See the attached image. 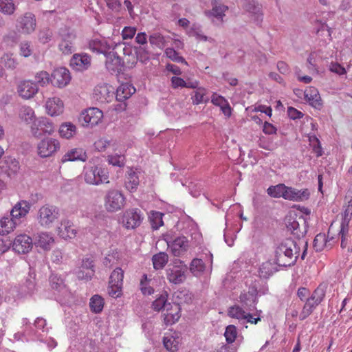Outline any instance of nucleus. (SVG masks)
<instances>
[{
	"label": "nucleus",
	"instance_id": "obj_1",
	"mask_svg": "<svg viewBox=\"0 0 352 352\" xmlns=\"http://www.w3.org/2000/svg\"><path fill=\"white\" fill-rule=\"evenodd\" d=\"M303 232L300 229L299 223L294 220L287 224V258L292 261L288 265H294L300 255V246L306 242L301 237Z\"/></svg>",
	"mask_w": 352,
	"mask_h": 352
},
{
	"label": "nucleus",
	"instance_id": "obj_2",
	"mask_svg": "<svg viewBox=\"0 0 352 352\" xmlns=\"http://www.w3.org/2000/svg\"><path fill=\"white\" fill-rule=\"evenodd\" d=\"M188 267L179 258L174 259L166 270V278L170 283L179 285L186 279Z\"/></svg>",
	"mask_w": 352,
	"mask_h": 352
},
{
	"label": "nucleus",
	"instance_id": "obj_3",
	"mask_svg": "<svg viewBox=\"0 0 352 352\" xmlns=\"http://www.w3.org/2000/svg\"><path fill=\"white\" fill-rule=\"evenodd\" d=\"M60 210L54 206L45 204L39 208L36 219L39 226L44 228H50L58 221Z\"/></svg>",
	"mask_w": 352,
	"mask_h": 352
},
{
	"label": "nucleus",
	"instance_id": "obj_4",
	"mask_svg": "<svg viewBox=\"0 0 352 352\" xmlns=\"http://www.w3.org/2000/svg\"><path fill=\"white\" fill-rule=\"evenodd\" d=\"M109 171L105 168L98 166L85 168L84 179L88 184L98 186L109 184Z\"/></svg>",
	"mask_w": 352,
	"mask_h": 352
},
{
	"label": "nucleus",
	"instance_id": "obj_5",
	"mask_svg": "<svg viewBox=\"0 0 352 352\" xmlns=\"http://www.w3.org/2000/svg\"><path fill=\"white\" fill-rule=\"evenodd\" d=\"M126 204V197L123 193L116 189L107 191L104 197V207L108 212H115L120 210Z\"/></svg>",
	"mask_w": 352,
	"mask_h": 352
},
{
	"label": "nucleus",
	"instance_id": "obj_6",
	"mask_svg": "<svg viewBox=\"0 0 352 352\" xmlns=\"http://www.w3.org/2000/svg\"><path fill=\"white\" fill-rule=\"evenodd\" d=\"M55 131L54 124L45 117H41L34 120L30 125V132L36 138L48 135H52Z\"/></svg>",
	"mask_w": 352,
	"mask_h": 352
},
{
	"label": "nucleus",
	"instance_id": "obj_7",
	"mask_svg": "<svg viewBox=\"0 0 352 352\" xmlns=\"http://www.w3.org/2000/svg\"><path fill=\"white\" fill-rule=\"evenodd\" d=\"M60 148V143L58 139L44 138L36 146L37 154L43 158L50 157L56 153Z\"/></svg>",
	"mask_w": 352,
	"mask_h": 352
},
{
	"label": "nucleus",
	"instance_id": "obj_8",
	"mask_svg": "<svg viewBox=\"0 0 352 352\" xmlns=\"http://www.w3.org/2000/svg\"><path fill=\"white\" fill-rule=\"evenodd\" d=\"M114 94V88L109 84L103 83L94 87L92 98L100 104H105L113 100Z\"/></svg>",
	"mask_w": 352,
	"mask_h": 352
},
{
	"label": "nucleus",
	"instance_id": "obj_9",
	"mask_svg": "<svg viewBox=\"0 0 352 352\" xmlns=\"http://www.w3.org/2000/svg\"><path fill=\"white\" fill-rule=\"evenodd\" d=\"M142 219L143 217L140 210L129 208L124 212L121 223L126 229H134L141 224Z\"/></svg>",
	"mask_w": 352,
	"mask_h": 352
},
{
	"label": "nucleus",
	"instance_id": "obj_10",
	"mask_svg": "<svg viewBox=\"0 0 352 352\" xmlns=\"http://www.w3.org/2000/svg\"><path fill=\"white\" fill-rule=\"evenodd\" d=\"M80 117L84 122L83 126L94 127L102 122L103 112L96 107H90L82 112Z\"/></svg>",
	"mask_w": 352,
	"mask_h": 352
},
{
	"label": "nucleus",
	"instance_id": "obj_11",
	"mask_svg": "<svg viewBox=\"0 0 352 352\" xmlns=\"http://www.w3.org/2000/svg\"><path fill=\"white\" fill-rule=\"evenodd\" d=\"M163 322L165 325H172L181 317V308L177 303L168 302L162 312Z\"/></svg>",
	"mask_w": 352,
	"mask_h": 352
},
{
	"label": "nucleus",
	"instance_id": "obj_12",
	"mask_svg": "<svg viewBox=\"0 0 352 352\" xmlns=\"http://www.w3.org/2000/svg\"><path fill=\"white\" fill-rule=\"evenodd\" d=\"M71 80L69 71L65 67H59L53 71L51 75V83L58 88L67 86Z\"/></svg>",
	"mask_w": 352,
	"mask_h": 352
},
{
	"label": "nucleus",
	"instance_id": "obj_13",
	"mask_svg": "<svg viewBox=\"0 0 352 352\" xmlns=\"http://www.w3.org/2000/svg\"><path fill=\"white\" fill-rule=\"evenodd\" d=\"M33 247L32 238L26 234L17 235L12 243L13 250L19 254L28 253Z\"/></svg>",
	"mask_w": 352,
	"mask_h": 352
},
{
	"label": "nucleus",
	"instance_id": "obj_14",
	"mask_svg": "<svg viewBox=\"0 0 352 352\" xmlns=\"http://www.w3.org/2000/svg\"><path fill=\"white\" fill-rule=\"evenodd\" d=\"M45 108L49 116H58L64 111V103L60 98L54 96L46 100Z\"/></svg>",
	"mask_w": 352,
	"mask_h": 352
},
{
	"label": "nucleus",
	"instance_id": "obj_15",
	"mask_svg": "<svg viewBox=\"0 0 352 352\" xmlns=\"http://www.w3.org/2000/svg\"><path fill=\"white\" fill-rule=\"evenodd\" d=\"M88 157L86 151L81 147L72 148L69 149L63 155L61 162L65 163L68 162L80 161L85 162Z\"/></svg>",
	"mask_w": 352,
	"mask_h": 352
},
{
	"label": "nucleus",
	"instance_id": "obj_16",
	"mask_svg": "<svg viewBox=\"0 0 352 352\" xmlns=\"http://www.w3.org/2000/svg\"><path fill=\"white\" fill-rule=\"evenodd\" d=\"M62 40L59 43V50L64 54H71L74 51L76 34L73 31H63L61 33Z\"/></svg>",
	"mask_w": 352,
	"mask_h": 352
},
{
	"label": "nucleus",
	"instance_id": "obj_17",
	"mask_svg": "<svg viewBox=\"0 0 352 352\" xmlns=\"http://www.w3.org/2000/svg\"><path fill=\"white\" fill-rule=\"evenodd\" d=\"M18 93L24 99L33 98L38 92V88L36 83L31 80H23L18 86Z\"/></svg>",
	"mask_w": 352,
	"mask_h": 352
},
{
	"label": "nucleus",
	"instance_id": "obj_18",
	"mask_svg": "<svg viewBox=\"0 0 352 352\" xmlns=\"http://www.w3.org/2000/svg\"><path fill=\"white\" fill-rule=\"evenodd\" d=\"M168 245L175 256H180L188 250L189 247L188 241L185 236L176 238L170 243H168Z\"/></svg>",
	"mask_w": 352,
	"mask_h": 352
},
{
	"label": "nucleus",
	"instance_id": "obj_19",
	"mask_svg": "<svg viewBox=\"0 0 352 352\" xmlns=\"http://www.w3.org/2000/svg\"><path fill=\"white\" fill-rule=\"evenodd\" d=\"M112 46L103 38H95L89 41V48L93 52L106 54Z\"/></svg>",
	"mask_w": 352,
	"mask_h": 352
},
{
	"label": "nucleus",
	"instance_id": "obj_20",
	"mask_svg": "<svg viewBox=\"0 0 352 352\" xmlns=\"http://www.w3.org/2000/svg\"><path fill=\"white\" fill-rule=\"evenodd\" d=\"M91 64V58L85 54H75L71 59L70 65L76 70L87 69Z\"/></svg>",
	"mask_w": 352,
	"mask_h": 352
},
{
	"label": "nucleus",
	"instance_id": "obj_21",
	"mask_svg": "<svg viewBox=\"0 0 352 352\" xmlns=\"http://www.w3.org/2000/svg\"><path fill=\"white\" fill-rule=\"evenodd\" d=\"M305 98L307 102L315 109H320L322 106V100L318 89L314 87H307L304 91Z\"/></svg>",
	"mask_w": 352,
	"mask_h": 352
},
{
	"label": "nucleus",
	"instance_id": "obj_22",
	"mask_svg": "<svg viewBox=\"0 0 352 352\" xmlns=\"http://www.w3.org/2000/svg\"><path fill=\"white\" fill-rule=\"evenodd\" d=\"M55 240L51 233L43 232L38 234L35 239V245L45 251H49L54 244Z\"/></svg>",
	"mask_w": 352,
	"mask_h": 352
},
{
	"label": "nucleus",
	"instance_id": "obj_23",
	"mask_svg": "<svg viewBox=\"0 0 352 352\" xmlns=\"http://www.w3.org/2000/svg\"><path fill=\"white\" fill-rule=\"evenodd\" d=\"M77 234V230L72 222L64 220L58 230V235L64 239H74Z\"/></svg>",
	"mask_w": 352,
	"mask_h": 352
},
{
	"label": "nucleus",
	"instance_id": "obj_24",
	"mask_svg": "<svg viewBox=\"0 0 352 352\" xmlns=\"http://www.w3.org/2000/svg\"><path fill=\"white\" fill-rule=\"evenodd\" d=\"M94 265L93 261L90 258H86L82 261V263L79 270L77 272V276L79 279L89 280L94 274Z\"/></svg>",
	"mask_w": 352,
	"mask_h": 352
},
{
	"label": "nucleus",
	"instance_id": "obj_25",
	"mask_svg": "<svg viewBox=\"0 0 352 352\" xmlns=\"http://www.w3.org/2000/svg\"><path fill=\"white\" fill-rule=\"evenodd\" d=\"M30 210V203L27 201L21 200L14 206L10 212V214L14 220H16L25 217Z\"/></svg>",
	"mask_w": 352,
	"mask_h": 352
},
{
	"label": "nucleus",
	"instance_id": "obj_26",
	"mask_svg": "<svg viewBox=\"0 0 352 352\" xmlns=\"http://www.w3.org/2000/svg\"><path fill=\"white\" fill-rule=\"evenodd\" d=\"M135 92V88L129 83L121 84L116 90V98L117 101L124 102Z\"/></svg>",
	"mask_w": 352,
	"mask_h": 352
},
{
	"label": "nucleus",
	"instance_id": "obj_27",
	"mask_svg": "<svg viewBox=\"0 0 352 352\" xmlns=\"http://www.w3.org/2000/svg\"><path fill=\"white\" fill-rule=\"evenodd\" d=\"M140 184L138 173L132 168L129 169L125 176L124 186L127 190L134 192Z\"/></svg>",
	"mask_w": 352,
	"mask_h": 352
},
{
	"label": "nucleus",
	"instance_id": "obj_28",
	"mask_svg": "<svg viewBox=\"0 0 352 352\" xmlns=\"http://www.w3.org/2000/svg\"><path fill=\"white\" fill-rule=\"evenodd\" d=\"M310 196L309 190L307 188L298 190L287 187V199L295 201H304Z\"/></svg>",
	"mask_w": 352,
	"mask_h": 352
},
{
	"label": "nucleus",
	"instance_id": "obj_29",
	"mask_svg": "<svg viewBox=\"0 0 352 352\" xmlns=\"http://www.w3.org/2000/svg\"><path fill=\"white\" fill-rule=\"evenodd\" d=\"M19 118L21 122L25 124H32L36 118L34 111L32 108L28 106H23L19 111Z\"/></svg>",
	"mask_w": 352,
	"mask_h": 352
},
{
	"label": "nucleus",
	"instance_id": "obj_30",
	"mask_svg": "<svg viewBox=\"0 0 352 352\" xmlns=\"http://www.w3.org/2000/svg\"><path fill=\"white\" fill-rule=\"evenodd\" d=\"M59 135L62 138L70 139L77 133V128L75 124L70 122L62 123L58 129Z\"/></svg>",
	"mask_w": 352,
	"mask_h": 352
},
{
	"label": "nucleus",
	"instance_id": "obj_31",
	"mask_svg": "<svg viewBox=\"0 0 352 352\" xmlns=\"http://www.w3.org/2000/svg\"><path fill=\"white\" fill-rule=\"evenodd\" d=\"M208 90L204 87H200L195 89L191 94L192 102L195 105L202 103H207L209 101L208 97Z\"/></svg>",
	"mask_w": 352,
	"mask_h": 352
},
{
	"label": "nucleus",
	"instance_id": "obj_32",
	"mask_svg": "<svg viewBox=\"0 0 352 352\" xmlns=\"http://www.w3.org/2000/svg\"><path fill=\"white\" fill-rule=\"evenodd\" d=\"M16 222L12 217H3L0 219V234L6 235L16 228Z\"/></svg>",
	"mask_w": 352,
	"mask_h": 352
},
{
	"label": "nucleus",
	"instance_id": "obj_33",
	"mask_svg": "<svg viewBox=\"0 0 352 352\" xmlns=\"http://www.w3.org/2000/svg\"><path fill=\"white\" fill-rule=\"evenodd\" d=\"M168 261V255L164 252L155 254L152 257L153 268L156 270H162Z\"/></svg>",
	"mask_w": 352,
	"mask_h": 352
},
{
	"label": "nucleus",
	"instance_id": "obj_34",
	"mask_svg": "<svg viewBox=\"0 0 352 352\" xmlns=\"http://www.w3.org/2000/svg\"><path fill=\"white\" fill-rule=\"evenodd\" d=\"M104 305V298L98 295H94L89 300V307L91 312L94 314L100 313Z\"/></svg>",
	"mask_w": 352,
	"mask_h": 352
},
{
	"label": "nucleus",
	"instance_id": "obj_35",
	"mask_svg": "<svg viewBox=\"0 0 352 352\" xmlns=\"http://www.w3.org/2000/svg\"><path fill=\"white\" fill-rule=\"evenodd\" d=\"M163 343L168 351H177L179 344V337H175L172 334L166 335L164 337Z\"/></svg>",
	"mask_w": 352,
	"mask_h": 352
},
{
	"label": "nucleus",
	"instance_id": "obj_36",
	"mask_svg": "<svg viewBox=\"0 0 352 352\" xmlns=\"http://www.w3.org/2000/svg\"><path fill=\"white\" fill-rule=\"evenodd\" d=\"M267 192L272 197L286 199V186L283 184L271 186L267 188Z\"/></svg>",
	"mask_w": 352,
	"mask_h": 352
},
{
	"label": "nucleus",
	"instance_id": "obj_37",
	"mask_svg": "<svg viewBox=\"0 0 352 352\" xmlns=\"http://www.w3.org/2000/svg\"><path fill=\"white\" fill-rule=\"evenodd\" d=\"M121 253L118 250H111L103 260L106 267H111L117 264L121 259Z\"/></svg>",
	"mask_w": 352,
	"mask_h": 352
},
{
	"label": "nucleus",
	"instance_id": "obj_38",
	"mask_svg": "<svg viewBox=\"0 0 352 352\" xmlns=\"http://www.w3.org/2000/svg\"><path fill=\"white\" fill-rule=\"evenodd\" d=\"M228 7L223 5L220 0H214L212 1V9L210 12L211 14L217 19H222L224 12L228 10Z\"/></svg>",
	"mask_w": 352,
	"mask_h": 352
},
{
	"label": "nucleus",
	"instance_id": "obj_39",
	"mask_svg": "<svg viewBox=\"0 0 352 352\" xmlns=\"http://www.w3.org/2000/svg\"><path fill=\"white\" fill-rule=\"evenodd\" d=\"M205 269L206 265L204 261L200 258H193L190 264V270L195 276L201 275L204 272Z\"/></svg>",
	"mask_w": 352,
	"mask_h": 352
},
{
	"label": "nucleus",
	"instance_id": "obj_40",
	"mask_svg": "<svg viewBox=\"0 0 352 352\" xmlns=\"http://www.w3.org/2000/svg\"><path fill=\"white\" fill-rule=\"evenodd\" d=\"M1 62L3 65L8 69L14 70L18 66L17 60L13 57L12 54H4L1 58Z\"/></svg>",
	"mask_w": 352,
	"mask_h": 352
},
{
	"label": "nucleus",
	"instance_id": "obj_41",
	"mask_svg": "<svg viewBox=\"0 0 352 352\" xmlns=\"http://www.w3.org/2000/svg\"><path fill=\"white\" fill-rule=\"evenodd\" d=\"M246 313L239 305H233L228 310V316L232 318H236L239 320L245 319Z\"/></svg>",
	"mask_w": 352,
	"mask_h": 352
},
{
	"label": "nucleus",
	"instance_id": "obj_42",
	"mask_svg": "<svg viewBox=\"0 0 352 352\" xmlns=\"http://www.w3.org/2000/svg\"><path fill=\"white\" fill-rule=\"evenodd\" d=\"M318 305L319 303L308 298L301 312L302 319L309 316Z\"/></svg>",
	"mask_w": 352,
	"mask_h": 352
},
{
	"label": "nucleus",
	"instance_id": "obj_43",
	"mask_svg": "<svg viewBox=\"0 0 352 352\" xmlns=\"http://www.w3.org/2000/svg\"><path fill=\"white\" fill-rule=\"evenodd\" d=\"M286 256V245L281 243L275 250V262L278 265H285L284 258Z\"/></svg>",
	"mask_w": 352,
	"mask_h": 352
},
{
	"label": "nucleus",
	"instance_id": "obj_44",
	"mask_svg": "<svg viewBox=\"0 0 352 352\" xmlns=\"http://www.w3.org/2000/svg\"><path fill=\"white\" fill-rule=\"evenodd\" d=\"M107 162L114 166L123 167L125 164V156L123 154L109 155L107 156Z\"/></svg>",
	"mask_w": 352,
	"mask_h": 352
},
{
	"label": "nucleus",
	"instance_id": "obj_45",
	"mask_svg": "<svg viewBox=\"0 0 352 352\" xmlns=\"http://www.w3.org/2000/svg\"><path fill=\"white\" fill-rule=\"evenodd\" d=\"M151 279L147 277V275L144 274L140 280V290L144 295H151L153 294L154 289L150 285Z\"/></svg>",
	"mask_w": 352,
	"mask_h": 352
},
{
	"label": "nucleus",
	"instance_id": "obj_46",
	"mask_svg": "<svg viewBox=\"0 0 352 352\" xmlns=\"http://www.w3.org/2000/svg\"><path fill=\"white\" fill-rule=\"evenodd\" d=\"M149 43L152 46L162 49L166 45L164 37L159 33H153L149 36Z\"/></svg>",
	"mask_w": 352,
	"mask_h": 352
},
{
	"label": "nucleus",
	"instance_id": "obj_47",
	"mask_svg": "<svg viewBox=\"0 0 352 352\" xmlns=\"http://www.w3.org/2000/svg\"><path fill=\"white\" fill-rule=\"evenodd\" d=\"M238 332L237 329L234 325L230 324L226 327L224 333V336L227 343H233L237 338Z\"/></svg>",
	"mask_w": 352,
	"mask_h": 352
},
{
	"label": "nucleus",
	"instance_id": "obj_48",
	"mask_svg": "<svg viewBox=\"0 0 352 352\" xmlns=\"http://www.w3.org/2000/svg\"><path fill=\"white\" fill-rule=\"evenodd\" d=\"M15 6L13 0H0V12L10 15L14 13Z\"/></svg>",
	"mask_w": 352,
	"mask_h": 352
},
{
	"label": "nucleus",
	"instance_id": "obj_49",
	"mask_svg": "<svg viewBox=\"0 0 352 352\" xmlns=\"http://www.w3.org/2000/svg\"><path fill=\"white\" fill-rule=\"evenodd\" d=\"M124 271L120 267L116 268L111 274L109 283L123 284Z\"/></svg>",
	"mask_w": 352,
	"mask_h": 352
},
{
	"label": "nucleus",
	"instance_id": "obj_50",
	"mask_svg": "<svg viewBox=\"0 0 352 352\" xmlns=\"http://www.w3.org/2000/svg\"><path fill=\"white\" fill-rule=\"evenodd\" d=\"M36 83L41 87L46 86L51 82L50 74L45 71H40L35 75Z\"/></svg>",
	"mask_w": 352,
	"mask_h": 352
},
{
	"label": "nucleus",
	"instance_id": "obj_51",
	"mask_svg": "<svg viewBox=\"0 0 352 352\" xmlns=\"http://www.w3.org/2000/svg\"><path fill=\"white\" fill-rule=\"evenodd\" d=\"M123 284L109 283L108 294L112 298H119L122 295Z\"/></svg>",
	"mask_w": 352,
	"mask_h": 352
},
{
	"label": "nucleus",
	"instance_id": "obj_52",
	"mask_svg": "<svg viewBox=\"0 0 352 352\" xmlns=\"http://www.w3.org/2000/svg\"><path fill=\"white\" fill-rule=\"evenodd\" d=\"M163 214L160 212H153L150 217V222L153 229L157 230L163 226Z\"/></svg>",
	"mask_w": 352,
	"mask_h": 352
},
{
	"label": "nucleus",
	"instance_id": "obj_53",
	"mask_svg": "<svg viewBox=\"0 0 352 352\" xmlns=\"http://www.w3.org/2000/svg\"><path fill=\"white\" fill-rule=\"evenodd\" d=\"M327 243L326 236L324 234H318L314 240V248L316 252L322 251Z\"/></svg>",
	"mask_w": 352,
	"mask_h": 352
},
{
	"label": "nucleus",
	"instance_id": "obj_54",
	"mask_svg": "<svg viewBox=\"0 0 352 352\" xmlns=\"http://www.w3.org/2000/svg\"><path fill=\"white\" fill-rule=\"evenodd\" d=\"M167 305V295L162 294L153 302L152 307L155 311H160L163 308L165 309Z\"/></svg>",
	"mask_w": 352,
	"mask_h": 352
},
{
	"label": "nucleus",
	"instance_id": "obj_55",
	"mask_svg": "<svg viewBox=\"0 0 352 352\" xmlns=\"http://www.w3.org/2000/svg\"><path fill=\"white\" fill-rule=\"evenodd\" d=\"M164 53L166 56L172 60L188 65L185 59L182 56H179L178 53L173 48H166Z\"/></svg>",
	"mask_w": 352,
	"mask_h": 352
},
{
	"label": "nucleus",
	"instance_id": "obj_56",
	"mask_svg": "<svg viewBox=\"0 0 352 352\" xmlns=\"http://www.w3.org/2000/svg\"><path fill=\"white\" fill-rule=\"evenodd\" d=\"M110 146L111 141L105 138H101L94 142V147L99 152H104Z\"/></svg>",
	"mask_w": 352,
	"mask_h": 352
},
{
	"label": "nucleus",
	"instance_id": "obj_57",
	"mask_svg": "<svg viewBox=\"0 0 352 352\" xmlns=\"http://www.w3.org/2000/svg\"><path fill=\"white\" fill-rule=\"evenodd\" d=\"M324 296V289L322 287L319 286L314 291L309 298L320 304L323 300Z\"/></svg>",
	"mask_w": 352,
	"mask_h": 352
},
{
	"label": "nucleus",
	"instance_id": "obj_58",
	"mask_svg": "<svg viewBox=\"0 0 352 352\" xmlns=\"http://www.w3.org/2000/svg\"><path fill=\"white\" fill-rule=\"evenodd\" d=\"M211 102L215 105L220 107H223L224 105L228 102V100L221 95L217 94V93H214L211 96Z\"/></svg>",
	"mask_w": 352,
	"mask_h": 352
},
{
	"label": "nucleus",
	"instance_id": "obj_59",
	"mask_svg": "<svg viewBox=\"0 0 352 352\" xmlns=\"http://www.w3.org/2000/svg\"><path fill=\"white\" fill-rule=\"evenodd\" d=\"M189 36L195 37L198 41H207L208 38L206 36L201 33V31L195 27H192L188 30Z\"/></svg>",
	"mask_w": 352,
	"mask_h": 352
},
{
	"label": "nucleus",
	"instance_id": "obj_60",
	"mask_svg": "<svg viewBox=\"0 0 352 352\" xmlns=\"http://www.w3.org/2000/svg\"><path fill=\"white\" fill-rule=\"evenodd\" d=\"M111 147L113 151L118 152V154L124 155L127 149L126 146L121 141L117 140H115L113 142H111Z\"/></svg>",
	"mask_w": 352,
	"mask_h": 352
},
{
	"label": "nucleus",
	"instance_id": "obj_61",
	"mask_svg": "<svg viewBox=\"0 0 352 352\" xmlns=\"http://www.w3.org/2000/svg\"><path fill=\"white\" fill-rule=\"evenodd\" d=\"M136 32V28L134 27H125L122 32V36L123 39L132 38Z\"/></svg>",
	"mask_w": 352,
	"mask_h": 352
},
{
	"label": "nucleus",
	"instance_id": "obj_62",
	"mask_svg": "<svg viewBox=\"0 0 352 352\" xmlns=\"http://www.w3.org/2000/svg\"><path fill=\"white\" fill-rule=\"evenodd\" d=\"M170 82L171 87L173 89H177L179 87L184 88L186 86V81L180 77L173 76L171 78Z\"/></svg>",
	"mask_w": 352,
	"mask_h": 352
},
{
	"label": "nucleus",
	"instance_id": "obj_63",
	"mask_svg": "<svg viewBox=\"0 0 352 352\" xmlns=\"http://www.w3.org/2000/svg\"><path fill=\"white\" fill-rule=\"evenodd\" d=\"M52 35V33L50 30L46 28L39 32L38 39L41 43H45L50 40Z\"/></svg>",
	"mask_w": 352,
	"mask_h": 352
},
{
	"label": "nucleus",
	"instance_id": "obj_64",
	"mask_svg": "<svg viewBox=\"0 0 352 352\" xmlns=\"http://www.w3.org/2000/svg\"><path fill=\"white\" fill-rule=\"evenodd\" d=\"M20 54L23 57H29L32 54V49L30 45L25 42L22 43L20 45Z\"/></svg>",
	"mask_w": 352,
	"mask_h": 352
}]
</instances>
